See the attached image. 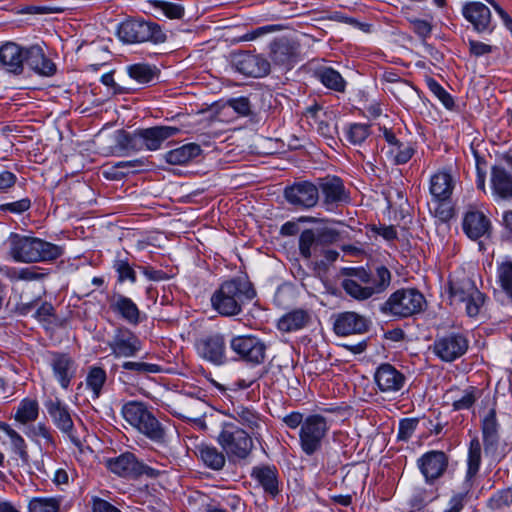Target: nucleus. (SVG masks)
<instances>
[{
    "mask_svg": "<svg viewBox=\"0 0 512 512\" xmlns=\"http://www.w3.org/2000/svg\"><path fill=\"white\" fill-rule=\"evenodd\" d=\"M9 255L20 263L48 262L63 254V247L43 239L11 233L8 238Z\"/></svg>",
    "mask_w": 512,
    "mask_h": 512,
    "instance_id": "nucleus-1",
    "label": "nucleus"
},
{
    "mask_svg": "<svg viewBox=\"0 0 512 512\" xmlns=\"http://www.w3.org/2000/svg\"><path fill=\"white\" fill-rule=\"evenodd\" d=\"M350 278L342 281V288L356 300H366L385 291L391 282V273L385 266H378L374 273L364 268H351L347 272Z\"/></svg>",
    "mask_w": 512,
    "mask_h": 512,
    "instance_id": "nucleus-2",
    "label": "nucleus"
},
{
    "mask_svg": "<svg viewBox=\"0 0 512 512\" xmlns=\"http://www.w3.org/2000/svg\"><path fill=\"white\" fill-rule=\"evenodd\" d=\"M256 295L251 283L243 278L226 281L213 293L211 304L222 316H235L242 311L245 302Z\"/></svg>",
    "mask_w": 512,
    "mask_h": 512,
    "instance_id": "nucleus-3",
    "label": "nucleus"
},
{
    "mask_svg": "<svg viewBox=\"0 0 512 512\" xmlns=\"http://www.w3.org/2000/svg\"><path fill=\"white\" fill-rule=\"evenodd\" d=\"M122 415L151 441L157 444L166 442L165 429L144 404L134 401L126 403L122 408Z\"/></svg>",
    "mask_w": 512,
    "mask_h": 512,
    "instance_id": "nucleus-4",
    "label": "nucleus"
},
{
    "mask_svg": "<svg viewBox=\"0 0 512 512\" xmlns=\"http://www.w3.org/2000/svg\"><path fill=\"white\" fill-rule=\"evenodd\" d=\"M425 304L423 294L415 288H402L393 292L381 305L380 311L388 316L407 318L422 311Z\"/></svg>",
    "mask_w": 512,
    "mask_h": 512,
    "instance_id": "nucleus-5",
    "label": "nucleus"
},
{
    "mask_svg": "<svg viewBox=\"0 0 512 512\" xmlns=\"http://www.w3.org/2000/svg\"><path fill=\"white\" fill-rule=\"evenodd\" d=\"M449 297L452 304L464 303L465 312L469 317L479 315L485 303V295L469 277L450 279Z\"/></svg>",
    "mask_w": 512,
    "mask_h": 512,
    "instance_id": "nucleus-6",
    "label": "nucleus"
},
{
    "mask_svg": "<svg viewBox=\"0 0 512 512\" xmlns=\"http://www.w3.org/2000/svg\"><path fill=\"white\" fill-rule=\"evenodd\" d=\"M117 35L119 39L128 44L153 42L163 43L166 35L161 27L151 21L129 19L118 25Z\"/></svg>",
    "mask_w": 512,
    "mask_h": 512,
    "instance_id": "nucleus-7",
    "label": "nucleus"
},
{
    "mask_svg": "<svg viewBox=\"0 0 512 512\" xmlns=\"http://www.w3.org/2000/svg\"><path fill=\"white\" fill-rule=\"evenodd\" d=\"M330 425L327 419L320 414L305 417V422L299 429V445L302 452L312 456L322 449Z\"/></svg>",
    "mask_w": 512,
    "mask_h": 512,
    "instance_id": "nucleus-8",
    "label": "nucleus"
},
{
    "mask_svg": "<svg viewBox=\"0 0 512 512\" xmlns=\"http://www.w3.org/2000/svg\"><path fill=\"white\" fill-rule=\"evenodd\" d=\"M217 440L232 460L246 459L254 447L252 436L233 423L223 425Z\"/></svg>",
    "mask_w": 512,
    "mask_h": 512,
    "instance_id": "nucleus-9",
    "label": "nucleus"
},
{
    "mask_svg": "<svg viewBox=\"0 0 512 512\" xmlns=\"http://www.w3.org/2000/svg\"><path fill=\"white\" fill-rule=\"evenodd\" d=\"M197 355L213 365L221 366L227 361L226 337L218 331L208 332L195 341Z\"/></svg>",
    "mask_w": 512,
    "mask_h": 512,
    "instance_id": "nucleus-10",
    "label": "nucleus"
},
{
    "mask_svg": "<svg viewBox=\"0 0 512 512\" xmlns=\"http://www.w3.org/2000/svg\"><path fill=\"white\" fill-rule=\"evenodd\" d=\"M230 349L239 360L255 366L264 362L267 346L255 335H237L231 338Z\"/></svg>",
    "mask_w": 512,
    "mask_h": 512,
    "instance_id": "nucleus-11",
    "label": "nucleus"
},
{
    "mask_svg": "<svg viewBox=\"0 0 512 512\" xmlns=\"http://www.w3.org/2000/svg\"><path fill=\"white\" fill-rule=\"evenodd\" d=\"M469 341L461 333H448L436 337L432 345L433 353L444 362H453L468 350Z\"/></svg>",
    "mask_w": 512,
    "mask_h": 512,
    "instance_id": "nucleus-12",
    "label": "nucleus"
},
{
    "mask_svg": "<svg viewBox=\"0 0 512 512\" xmlns=\"http://www.w3.org/2000/svg\"><path fill=\"white\" fill-rule=\"evenodd\" d=\"M284 198L299 209H310L317 205L319 192L317 184L310 181H298L285 187Z\"/></svg>",
    "mask_w": 512,
    "mask_h": 512,
    "instance_id": "nucleus-13",
    "label": "nucleus"
},
{
    "mask_svg": "<svg viewBox=\"0 0 512 512\" xmlns=\"http://www.w3.org/2000/svg\"><path fill=\"white\" fill-rule=\"evenodd\" d=\"M231 65L236 71L247 77H264L270 72L269 61L265 57L249 51L234 53L231 56Z\"/></svg>",
    "mask_w": 512,
    "mask_h": 512,
    "instance_id": "nucleus-14",
    "label": "nucleus"
},
{
    "mask_svg": "<svg viewBox=\"0 0 512 512\" xmlns=\"http://www.w3.org/2000/svg\"><path fill=\"white\" fill-rule=\"evenodd\" d=\"M318 192L321 191L323 205L327 209L338 207L342 203H348L350 200L343 181L337 176L327 175L319 178L317 182Z\"/></svg>",
    "mask_w": 512,
    "mask_h": 512,
    "instance_id": "nucleus-15",
    "label": "nucleus"
},
{
    "mask_svg": "<svg viewBox=\"0 0 512 512\" xmlns=\"http://www.w3.org/2000/svg\"><path fill=\"white\" fill-rule=\"evenodd\" d=\"M45 408L53 420L55 426L63 433L67 434L71 442L79 447L80 439L74 434V424L68 407L59 399H49L45 402Z\"/></svg>",
    "mask_w": 512,
    "mask_h": 512,
    "instance_id": "nucleus-16",
    "label": "nucleus"
},
{
    "mask_svg": "<svg viewBox=\"0 0 512 512\" xmlns=\"http://www.w3.org/2000/svg\"><path fill=\"white\" fill-rule=\"evenodd\" d=\"M108 346L115 358L133 357L142 348L140 339L128 328H118Z\"/></svg>",
    "mask_w": 512,
    "mask_h": 512,
    "instance_id": "nucleus-17",
    "label": "nucleus"
},
{
    "mask_svg": "<svg viewBox=\"0 0 512 512\" xmlns=\"http://www.w3.org/2000/svg\"><path fill=\"white\" fill-rule=\"evenodd\" d=\"M417 465L425 481L432 484L447 470L448 457L443 451L432 450L423 454L417 460Z\"/></svg>",
    "mask_w": 512,
    "mask_h": 512,
    "instance_id": "nucleus-18",
    "label": "nucleus"
},
{
    "mask_svg": "<svg viewBox=\"0 0 512 512\" xmlns=\"http://www.w3.org/2000/svg\"><path fill=\"white\" fill-rule=\"evenodd\" d=\"M374 380L382 393L399 392L406 383L405 375L389 363L381 364L374 373Z\"/></svg>",
    "mask_w": 512,
    "mask_h": 512,
    "instance_id": "nucleus-19",
    "label": "nucleus"
},
{
    "mask_svg": "<svg viewBox=\"0 0 512 512\" xmlns=\"http://www.w3.org/2000/svg\"><path fill=\"white\" fill-rule=\"evenodd\" d=\"M462 14L478 33L493 31L491 12L485 4L477 1L467 2L463 5Z\"/></svg>",
    "mask_w": 512,
    "mask_h": 512,
    "instance_id": "nucleus-20",
    "label": "nucleus"
},
{
    "mask_svg": "<svg viewBox=\"0 0 512 512\" xmlns=\"http://www.w3.org/2000/svg\"><path fill=\"white\" fill-rule=\"evenodd\" d=\"M23 67L39 75L51 76L55 73V64L45 56L44 50L39 45L24 47Z\"/></svg>",
    "mask_w": 512,
    "mask_h": 512,
    "instance_id": "nucleus-21",
    "label": "nucleus"
},
{
    "mask_svg": "<svg viewBox=\"0 0 512 512\" xmlns=\"http://www.w3.org/2000/svg\"><path fill=\"white\" fill-rule=\"evenodd\" d=\"M299 45L293 39L280 37L270 45V56L274 64L289 67L298 56Z\"/></svg>",
    "mask_w": 512,
    "mask_h": 512,
    "instance_id": "nucleus-22",
    "label": "nucleus"
},
{
    "mask_svg": "<svg viewBox=\"0 0 512 512\" xmlns=\"http://www.w3.org/2000/svg\"><path fill=\"white\" fill-rule=\"evenodd\" d=\"M50 366L60 386L67 389L76 373L75 362L68 354L53 352Z\"/></svg>",
    "mask_w": 512,
    "mask_h": 512,
    "instance_id": "nucleus-23",
    "label": "nucleus"
},
{
    "mask_svg": "<svg viewBox=\"0 0 512 512\" xmlns=\"http://www.w3.org/2000/svg\"><path fill=\"white\" fill-rule=\"evenodd\" d=\"M491 188L497 198L512 200V172L503 163L491 168Z\"/></svg>",
    "mask_w": 512,
    "mask_h": 512,
    "instance_id": "nucleus-24",
    "label": "nucleus"
},
{
    "mask_svg": "<svg viewBox=\"0 0 512 512\" xmlns=\"http://www.w3.org/2000/svg\"><path fill=\"white\" fill-rule=\"evenodd\" d=\"M462 227L470 239L477 240L489 234L491 222L482 211L470 209L464 215Z\"/></svg>",
    "mask_w": 512,
    "mask_h": 512,
    "instance_id": "nucleus-25",
    "label": "nucleus"
},
{
    "mask_svg": "<svg viewBox=\"0 0 512 512\" xmlns=\"http://www.w3.org/2000/svg\"><path fill=\"white\" fill-rule=\"evenodd\" d=\"M119 371V380L123 383H130L137 377L156 374L161 371L157 364L146 363L142 361H125L120 366L115 365L113 370Z\"/></svg>",
    "mask_w": 512,
    "mask_h": 512,
    "instance_id": "nucleus-26",
    "label": "nucleus"
},
{
    "mask_svg": "<svg viewBox=\"0 0 512 512\" xmlns=\"http://www.w3.org/2000/svg\"><path fill=\"white\" fill-rule=\"evenodd\" d=\"M106 467L114 474L128 479H136L140 461L131 452L106 460Z\"/></svg>",
    "mask_w": 512,
    "mask_h": 512,
    "instance_id": "nucleus-27",
    "label": "nucleus"
},
{
    "mask_svg": "<svg viewBox=\"0 0 512 512\" xmlns=\"http://www.w3.org/2000/svg\"><path fill=\"white\" fill-rule=\"evenodd\" d=\"M367 329L368 320L355 312L341 313L334 322V331L337 335L360 334Z\"/></svg>",
    "mask_w": 512,
    "mask_h": 512,
    "instance_id": "nucleus-28",
    "label": "nucleus"
},
{
    "mask_svg": "<svg viewBox=\"0 0 512 512\" xmlns=\"http://www.w3.org/2000/svg\"><path fill=\"white\" fill-rule=\"evenodd\" d=\"M24 47L13 42H7L0 47V62L10 73L23 72Z\"/></svg>",
    "mask_w": 512,
    "mask_h": 512,
    "instance_id": "nucleus-29",
    "label": "nucleus"
},
{
    "mask_svg": "<svg viewBox=\"0 0 512 512\" xmlns=\"http://www.w3.org/2000/svg\"><path fill=\"white\" fill-rule=\"evenodd\" d=\"M180 132V128L175 126H154L141 129L144 150H158L162 143Z\"/></svg>",
    "mask_w": 512,
    "mask_h": 512,
    "instance_id": "nucleus-30",
    "label": "nucleus"
},
{
    "mask_svg": "<svg viewBox=\"0 0 512 512\" xmlns=\"http://www.w3.org/2000/svg\"><path fill=\"white\" fill-rule=\"evenodd\" d=\"M232 417L243 426H246L251 431L252 436L259 440L261 431L265 427V423L259 413L252 408L238 405L233 407Z\"/></svg>",
    "mask_w": 512,
    "mask_h": 512,
    "instance_id": "nucleus-31",
    "label": "nucleus"
},
{
    "mask_svg": "<svg viewBox=\"0 0 512 512\" xmlns=\"http://www.w3.org/2000/svg\"><path fill=\"white\" fill-rule=\"evenodd\" d=\"M251 476L263 488L265 493L275 497L279 494L278 471L275 466H257L254 467Z\"/></svg>",
    "mask_w": 512,
    "mask_h": 512,
    "instance_id": "nucleus-32",
    "label": "nucleus"
},
{
    "mask_svg": "<svg viewBox=\"0 0 512 512\" xmlns=\"http://www.w3.org/2000/svg\"><path fill=\"white\" fill-rule=\"evenodd\" d=\"M483 442L486 454L496 455L498 445V423L496 419V412L491 409L484 417L482 422Z\"/></svg>",
    "mask_w": 512,
    "mask_h": 512,
    "instance_id": "nucleus-33",
    "label": "nucleus"
},
{
    "mask_svg": "<svg viewBox=\"0 0 512 512\" xmlns=\"http://www.w3.org/2000/svg\"><path fill=\"white\" fill-rule=\"evenodd\" d=\"M202 149L196 143H187L178 148L172 149L165 154V160L171 165H185L198 156Z\"/></svg>",
    "mask_w": 512,
    "mask_h": 512,
    "instance_id": "nucleus-34",
    "label": "nucleus"
},
{
    "mask_svg": "<svg viewBox=\"0 0 512 512\" xmlns=\"http://www.w3.org/2000/svg\"><path fill=\"white\" fill-rule=\"evenodd\" d=\"M453 187V179L448 172L441 171L431 177L430 193L436 200L448 199L452 194Z\"/></svg>",
    "mask_w": 512,
    "mask_h": 512,
    "instance_id": "nucleus-35",
    "label": "nucleus"
},
{
    "mask_svg": "<svg viewBox=\"0 0 512 512\" xmlns=\"http://www.w3.org/2000/svg\"><path fill=\"white\" fill-rule=\"evenodd\" d=\"M310 315L306 310L295 309L283 315L278 321V329L283 332H293L307 326Z\"/></svg>",
    "mask_w": 512,
    "mask_h": 512,
    "instance_id": "nucleus-36",
    "label": "nucleus"
},
{
    "mask_svg": "<svg viewBox=\"0 0 512 512\" xmlns=\"http://www.w3.org/2000/svg\"><path fill=\"white\" fill-rule=\"evenodd\" d=\"M111 308L113 311L119 313L129 323H139V309L130 298L123 295L115 296L114 301L111 304Z\"/></svg>",
    "mask_w": 512,
    "mask_h": 512,
    "instance_id": "nucleus-37",
    "label": "nucleus"
},
{
    "mask_svg": "<svg viewBox=\"0 0 512 512\" xmlns=\"http://www.w3.org/2000/svg\"><path fill=\"white\" fill-rule=\"evenodd\" d=\"M315 76L327 89L340 93H343L346 89L344 78L331 67L318 68L315 71Z\"/></svg>",
    "mask_w": 512,
    "mask_h": 512,
    "instance_id": "nucleus-38",
    "label": "nucleus"
},
{
    "mask_svg": "<svg viewBox=\"0 0 512 512\" xmlns=\"http://www.w3.org/2000/svg\"><path fill=\"white\" fill-rule=\"evenodd\" d=\"M115 142L121 150L133 152L144 150L141 129H138L133 133H129L123 129L118 130L115 134Z\"/></svg>",
    "mask_w": 512,
    "mask_h": 512,
    "instance_id": "nucleus-39",
    "label": "nucleus"
},
{
    "mask_svg": "<svg viewBox=\"0 0 512 512\" xmlns=\"http://www.w3.org/2000/svg\"><path fill=\"white\" fill-rule=\"evenodd\" d=\"M0 430L10 439L13 452L19 456L23 465L29 464L27 446L23 437L7 423H0Z\"/></svg>",
    "mask_w": 512,
    "mask_h": 512,
    "instance_id": "nucleus-40",
    "label": "nucleus"
},
{
    "mask_svg": "<svg viewBox=\"0 0 512 512\" xmlns=\"http://www.w3.org/2000/svg\"><path fill=\"white\" fill-rule=\"evenodd\" d=\"M198 454L204 464L213 469L221 470L226 462L225 456L216 447L200 445L197 447Z\"/></svg>",
    "mask_w": 512,
    "mask_h": 512,
    "instance_id": "nucleus-41",
    "label": "nucleus"
},
{
    "mask_svg": "<svg viewBox=\"0 0 512 512\" xmlns=\"http://www.w3.org/2000/svg\"><path fill=\"white\" fill-rule=\"evenodd\" d=\"M39 405L36 400L25 398L23 399L15 413V420L21 424L33 422L38 418Z\"/></svg>",
    "mask_w": 512,
    "mask_h": 512,
    "instance_id": "nucleus-42",
    "label": "nucleus"
},
{
    "mask_svg": "<svg viewBox=\"0 0 512 512\" xmlns=\"http://www.w3.org/2000/svg\"><path fill=\"white\" fill-rule=\"evenodd\" d=\"M62 497H34L28 503V512H60Z\"/></svg>",
    "mask_w": 512,
    "mask_h": 512,
    "instance_id": "nucleus-43",
    "label": "nucleus"
},
{
    "mask_svg": "<svg viewBox=\"0 0 512 512\" xmlns=\"http://www.w3.org/2000/svg\"><path fill=\"white\" fill-rule=\"evenodd\" d=\"M107 381L106 371L98 366H92L86 377V386L93 393L95 398H98L102 392V388Z\"/></svg>",
    "mask_w": 512,
    "mask_h": 512,
    "instance_id": "nucleus-44",
    "label": "nucleus"
},
{
    "mask_svg": "<svg viewBox=\"0 0 512 512\" xmlns=\"http://www.w3.org/2000/svg\"><path fill=\"white\" fill-rule=\"evenodd\" d=\"M319 242L316 239L313 229H305L301 232L299 237V252L305 259H310L316 255Z\"/></svg>",
    "mask_w": 512,
    "mask_h": 512,
    "instance_id": "nucleus-45",
    "label": "nucleus"
},
{
    "mask_svg": "<svg viewBox=\"0 0 512 512\" xmlns=\"http://www.w3.org/2000/svg\"><path fill=\"white\" fill-rule=\"evenodd\" d=\"M371 134L368 124L352 123L345 128L346 141L352 145H361Z\"/></svg>",
    "mask_w": 512,
    "mask_h": 512,
    "instance_id": "nucleus-46",
    "label": "nucleus"
},
{
    "mask_svg": "<svg viewBox=\"0 0 512 512\" xmlns=\"http://www.w3.org/2000/svg\"><path fill=\"white\" fill-rule=\"evenodd\" d=\"M467 462L466 482H470V479L477 474L481 463V445L477 439L470 442Z\"/></svg>",
    "mask_w": 512,
    "mask_h": 512,
    "instance_id": "nucleus-47",
    "label": "nucleus"
},
{
    "mask_svg": "<svg viewBox=\"0 0 512 512\" xmlns=\"http://www.w3.org/2000/svg\"><path fill=\"white\" fill-rule=\"evenodd\" d=\"M129 76L140 84L149 83L156 76V72L151 66L144 63H137L127 67Z\"/></svg>",
    "mask_w": 512,
    "mask_h": 512,
    "instance_id": "nucleus-48",
    "label": "nucleus"
},
{
    "mask_svg": "<svg viewBox=\"0 0 512 512\" xmlns=\"http://www.w3.org/2000/svg\"><path fill=\"white\" fill-rule=\"evenodd\" d=\"M415 154V147L411 143L400 142L397 146L389 148V155L396 165L406 164Z\"/></svg>",
    "mask_w": 512,
    "mask_h": 512,
    "instance_id": "nucleus-49",
    "label": "nucleus"
},
{
    "mask_svg": "<svg viewBox=\"0 0 512 512\" xmlns=\"http://www.w3.org/2000/svg\"><path fill=\"white\" fill-rule=\"evenodd\" d=\"M40 299V293L33 297H30L27 292L23 291L20 294L19 301L15 306V311L21 316H26L32 312L34 313Z\"/></svg>",
    "mask_w": 512,
    "mask_h": 512,
    "instance_id": "nucleus-50",
    "label": "nucleus"
},
{
    "mask_svg": "<svg viewBox=\"0 0 512 512\" xmlns=\"http://www.w3.org/2000/svg\"><path fill=\"white\" fill-rule=\"evenodd\" d=\"M498 280L502 290L512 300V262H504L499 265Z\"/></svg>",
    "mask_w": 512,
    "mask_h": 512,
    "instance_id": "nucleus-51",
    "label": "nucleus"
},
{
    "mask_svg": "<svg viewBox=\"0 0 512 512\" xmlns=\"http://www.w3.org/2000/svg\"><path fill=\"white\" fill-rule=\"evenodd\" d=\"M154 7L170 19H181L184 15V8L178 3L169 1H155Z\"/></svg>",
    "mask_w": 512,
    "mask_h": 512,
    "instance_id": "nucleus-52",
    "label": "nucleus"
},
{
    "mask_svg": "<svg viewBox=\"0 0 512 512\" xmlns=\"http://www.w3.org/2000/svg\"><path fill=\"white\" fill-rule=\"evenodd\" d=\"M426 82L429 90L446 108L450 109L454 106V101L451 95L435 79L428 78Z\"/></svg>",
    "mask_w": 512,
    "mask_h": 512,
    "instance_id": "nucleus-53",
    "label": "nucleus"
},
{
    "mask_svg": "<svg viewBox=\"0 0 512 512\" xmlns=\"http://www.w3.org/2000/svg\"><path fill=\"white\" fill-rule=\"evenodd\" d=\"M313 230L320 246L333 244L337 242L340 238V233L332 227L325 226Z\"/></svg>",
    "mask_w": 512,
    "mask_h": 512,
    "instance_id": "nucleus-54",
    "label": "nucleus"
},
{
    "mask_svg": "<svg viewBox=\"0 0 512 512\" xmlns=\"http://www.w3.org/2000/svg\"><path fill=\"white\" fill-rule=\"evenodd\" d=\"M113 267L118 273L119 282H123L125 280H129L132 283L136 282V272L127 260L118 259L114 262Z\"/></svg>",
    "mask_w": 512,
    "mask_h": 512,
    "instance_id": "nucleus-55",
    "label": "nucleus"
},
{
    "mask_svg": "<svg viewBox=\"0 0 512 512\" xmlns=\"http://www.w3.org/2000/svg\"><path fill=\"white\" fill-rule=\"evenodd\" d=\"M45 277L44 273L37 271L35 267L16 269L12 273V279L16 281H37Z\"/></svg>",
    "mask_w": 512,
    "mask_h": 512,
    "instance_id": "nucleus-56",
    "label": "nucleus"
},
{
    "mask_svg": "<svg viewBox=\"0 0 512 512\" xmlns=\"http://www.w3.org/2000/svg\"><path fill=\"white\" fill-rule=\"evenodd\" d=\"M30 433L33 437H39L43 439V445L46 448H53L55 447V441L53 438V435L50 431V429L43 423H38L37 425H34Z\"/></svg>",
    "mask_w": 512,
    "mask_h": 512,
    "instance_id": "nucleus-57",
    "label": "nucleus"
},
{
    "mask_svg": "<svg viewBox=\"0 0 512 512\" xmlns=\"http://www.w3.org/2000/svg\"><path fill=\"white\" fill-rule=\"evenodd\" d=\"M477 399V396L475 395V388L470 387L468 390H465L462 394V396L458 399H455L452 403V406L454 410H466L471 408L475 401Z\"/></svg>",
    "mask_w": 512,
    "mask_h": 512,
    "instance_id": "nucleus-58",
    "label": "nucleus"
},
{
    "mask_svg": "<svg viewBox=\"0 0 512 512\" xmlns=\"http://www.w3.org/2000/svg\"><path fill=\"white\" fill-rule=\"evenodd\" d=\"M31 204L30 198L25 197L14 202L0 204V210L13 214H22L30 209Z\"/></svg>",
    "mask_w": 512,
    "mask_h": 512,
    "instance_id": "nucleus-59",
    "label": "nucleus"
},
{
    "mask_svg": "<svg viewBox=\"0 0 512 512\" xmlns=\"http://www.w3.org/2000/svg\"><path fill=\"white\" fill-rule=\"evenodd\" d=\"M418 419L416 418H405L399 423L398 428V439L407 441L414 433L418 425Z\"/></svg>",
    "mask_w": 512,
    "mask_h": 512,
    "instance_id": "nucleus-60",
    "label": "nucleus"
},
{
    "mask_svg": "<svg viewBox=\"0 0 512 512\" xmlns=\"http://www.w3.org/2000/svg\"><path fill=\"white\" fill-rule=\"evenodd\" d=\"M54 310L55 309L51 303L43 302L36 308L33 315L38 321L50 324L54 317Z\"/></svg>",
    "mask_w": 512,
    "mask_h": 512,
    "instance_id": "nucleus-61",
    "label": "nucleus"
},
{
    "mask_svg": "<svg viewBox=\"0 0 512 512\" xmlns=\"http://www.w3.org/2000/svg\"><path fill=\"white\" fill-rule=\"evenodd\" d=\"M410 24L412 25L413 31L421 38L425 39L430 36L432 31V25L422 19L411 18L409 19Z\"/></svg>",
    "mask_w": 512,
    "mask_h": 512,
    "instance_id": "nucleus-62",
    "label": "nucleus"
},
{
    "mask_svg": "<svg viewBox=\"0 0 512 512\" xmlns=\"http://www.w3.org/2000/svg\"><path fill=\"white\" fill-rule=\"evenodd\" d=\"M468 45L469 52L475 57L490 54L495 50V47L477 40H469Z\"/></svg>",
    "mask_w": 512,
    "mask_h": 512,
    "instance_id": "nucleus-63",
    "label": "nucleus"
},
{
    "mask_svg": "<svg viewBox=\"0 0 512 512\" xmlns=\"http://www.w3.org/2000/svg\"><path fill=\"white\" fill-rule=\"evenodd\" d=\"M92 512H121L110 502L99 497L92 498Z\"/></svg>",
    "mask_w": 512,
    "mask_h": 512,
    "instance_id": "nucleus-64",
    "label": "nucleus"
}]
</instances>
